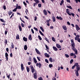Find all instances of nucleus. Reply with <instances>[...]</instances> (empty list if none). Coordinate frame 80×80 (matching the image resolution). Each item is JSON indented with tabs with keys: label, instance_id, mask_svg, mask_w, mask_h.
<instances>
[{
	"label": "nucleus",
	"instance_id": "56",
	"mask_svg": "<svg viewBox=\"0 0 80 80\" xmlns=\"http://www.w3.org/2000/svg\"><path fill=\"white\" fill-rule=\"evenodd\" d=\"M38 6L39 7H41L42 4H38Z\"/></svg>",
	"mask_w": 80,
	"mask_h": 80
},
{
	"label": "nucleus",
	"instance_id": "5",
	"mask_svg": "<svg viewBox=\"0 0 80 80\" xmlns=\"http://www.w3.org/2000/svg\"><path fill=\"white\" fill-rule=\"evenodd\" d=\"M35 51H36L37 53V54H38L39 55H40V54H41L39 50H38V49H37V48H36L35 49Z\"/></svg>",
	"mask_w": 80,
	"mask_h": 80
},
{
	"label": "nucleus",
	"instance_id": "10",
	"mask_svg": "<svg viewBox=\"0 0 80 80\" xmlns=\"http://www.w3.org/2000/svg\"><path fill=\"white\" fill-rule=\"evenodd\" d=\"M79 38L80 35H78L76 36V37L75 38V40H77V39H78V38Z\"/></svg>",
	"mask_w": 80,
	"mask_h": 80
},
{
	"label": "nucleus",
	"instance_id": "32",
	"mask_svg": "<svg viewBox=\"0 0 80 80\" xmlns=\"http://www.w3.org/2000/svg\"><path fill=\"white\" fill-rule=\"evenodd\" d=\"M52 60H53V59H52V58H50L49 59V61H50V62H52L53 61Z\"/></svg>",
	"mask_w": 80,
	"mask_h": 80
},
{
	"label": "nucleus",
	"instance_id": "63",
	"mask_svg": "<svg viewBox=\"0 0 80 80\" xmlns=\"http://www.w3.org/2000/svg\"><path fill=\"white\" fill-rule=\"evenodd\" d=\"M8 32V31H5V35H7V34Z\"/></svg>",
	"mask_w": 80,
	"mask_h": 80
},
{
	"label": "nucleus",
	"instance_id": "19",
	"mask_svg": "<svg viewBox=\"0 0 80 80\" xmlns=\"http://www.w3.org/2000/svg\"><path fill=\"white\" fill-rule=\"evenodd\" d=\"M28 39L29 40H32V35L30 34L29 36L28 37Z\"/></svg>",
	"mask_w": 80,
	"mask_h": 80
},
{
	"label": "nucleus",
	"instance_id": "18",
	"mask_svg": "<svg viewBox=\"0 0 80 80\" xmlns=\"http://www.w3.org/2000/svg\"><path fill=\"white\" fill-rule=\"evenodd\" d=\"M57 18L58 20L59 19L60 20H63V18L61 17H59L58 16H57Z\"/></svg>",
	"mask_w": 80,
	"mask_h": 80
},
{
	"label": "nucleus",
	"instance_id": "47",
	"mask_svg": "<svg viewBox=\"0 0 80 80\" xmlns=\"http://www.w3.org/2000/svg\"><path fill=\"white\" fill-rule=\"evenodd\" d=\"M5 56H6V58H7V57H8V53L7 52L5 53Z\"/></svg>",
	"mask_w": 80,
	"mask_h": 80
},
{
	"label": "nucleus",
	"instance_id": "8",
	"mask_svg": "<svg viewBox=\"0 0 80 80\" xmlns=\"http://www.w3.org/2000/svg\"><path fill=\"white\" fill-rule=\"evenodd\" d=\"M21 69L22 71H23L24 70V67H23V64L21 63Z\"/></svg>",
	"mask_w": 80,
	"mask_h": 80
},
{
	"label": "nucleus",
	"instance_id": "49",
	"mask_svg": "<svg viewBox=\"0 0 80 80\" xmlns=\"http://www.w3.org/2000/svg\"><path fill=\"white\" fill-rule=\"evenodd\" d=\"M23 4L24 5H25V6L26 7H27V3H25V2L24 1L23 2Z\"/></svg>",
	"mask_w": 80,
	"mask_h": 80
},
{
	"label": "nucleus",
	"instance_id": "55",
	"mask_svg": "<svg viewBox=\"0 0 80 80\" xmlns=\"http://www.w3.org/2000/svg\"><path fill=\"white\" fill-rule=\"evenodd\" d=\"M14 16V14H13V13L12 14V15H11V16L10 18L11 19L13 17V16Z\"/></svg>",
	"mask_w": 80,
	"mask_h": 80
},
{
	"label": "nucleus",
	"instance_id": "26",
	"mask_svg": "<svg viewBox=\"0 0 80 80\" xmlns=\"http://www.w3.org/2000/svg\"><path fill=\"white\" fill-rule=\"evenodd\" d=\"M64 2V1H63V0H62L61 1V3H60V5H61V6H62V4Z\"/></svg>",
	"mask_w": 80,
	"mask_h": 80
},
{
	"label": "nucleus",
	"instance_id": "38",
	"mask_svg": "<svg viewBox=\"0 0 80 80\" xmlns=\"http://www.w3.org/2000/svg\"><path fill=\"white\" fill-rule=\"evenodd\" d=\"M65 56L66 57V58H68V57H69V55L67 54H65Z\"/></svg>",
	"mask_w": 80,
	"mask_h": 80
},
{
	"label": "nucleus",
	"instance_id": "16",
	"mask_svg": "<svg viewBox=\"0 0 80 80\" xmlns=\"http://www.w3.org/2000/svg\"><path fill=\"white\" fill-rule=\"evenodd\" d=\"M56 47L58 48H61V46L58 44H56Z\"/></svg>",
	"mask_w": 80,
	"mask_h": 80
},
{
	"label": "nucleus",
	"instance_id": "17",
	"mask_svg": "<svg viewBox=\"0 0 80 80\" xmlns=\"http://www.w3.org/2000/svg\"><path fill=\"white\" fill-rule=\"evenodd\" d=\"M62 28L64 30H67V27H66V26H65V25L62 26Z\"/></svg>",
	"mask_w": 80,
	"mask_h": 80
},
{
	"label": "nucleus",
	"instance_id": "57",
	"mask_svg": "<svg viewBox=\"0 0 80 80\" xmlns=\"http://www.w3.org/2000/svg\"><path fill=\"white\" fill-rule=\"evenodd\" d=\"M31 31L32 32V33L33 34H34V31H33V29H31Z\"/></svg>",
	"mask_w": 80,
	"mask_h": 80
},
{
	"label": "nucleus",
	"instance_id": "1",
	"mask_svg": "<svg viewBox=\"0 0 80 80\" xmlns=\"http://www.w3.org/2000/svg\"><path fill=\"white\" fill-rule=\"evenodd\" d=\"M71 45L72 47V49L75 52V54H78V52L77 51V50L76 49V48H75V43H74V41H73V39H71Z\"/></svg>",
	"mask_w": 80,
	"mask_h": 80
},
{
	"label": "nucleus",
	"instance_id": "9",
	"mask_svg": "<svg viewBox=\"0 0 80 80\" xmlns=\"http://www.w3.org/2000/svg\"><path fill=\"white\" fill-rule=\"evenodd\" d=\"M44 55L45 56V57H47V58H49L50 57V55L47 53H44Z\"/></svg>",
	"mask_w": 80,
	"mask_h": 80
},
{
	"label": "nucleus",
	"instance_id": "23",
	"mask_svg": "<svg viewBox=\"0 0 80 80\" xmlns=\"http://www.w3.org/2000/svg\"><path fill=\"white\" fill-rule=\"evenodd\" d=\"M52 21L53 22H55V17L52 16Z\"/></svg>",
	"mask_w": 80,
	"mask_h": 80
},
{
	"label": "nucleus",
	"instance_id": "59",
	"mask_svg": "<svg viewBox=\"0 0 80 80\" xmlns=\"http://www.w3.org/2000/svg\"><path fill=\"white\" fill-rule=\"evenodd\" d=\"M34 18H35L34 20L35 21H37V17L35 16L34 17Z\"/></svg>",
	"mask_w": 80,
	"mask_h": 80
},
{
	"label": "nucleus",
	"instance_id": "33",
	"mask_svg": "<svg viewBox=\"0 0 80 80\" xmlns=\"http://www.w3.org/2000/svg\"><path fill=\"white\" fill-rule=\"evenodd\" d=\"M34 1L36 3H39V1L38 0H34Z\"/></svg>",
	"mask_w": 80,
	"mask_h": 80
},
{
	"label": "nucleus",
	"instance_id": "52",
	"mask_svg": "<svg viewBox=\"0 0 80 80\" xmlns=\"http://www.w3.org/2000/svg\"><path fill=\"white\" fill-rule=\"evenodd\" d=\"M3 7L4 10H6V6L5 5L3 6Z\"/></svg>",
	"mask_w": 80,
	"mask_h": 80
},
{
	"label": "nucleus",
	"instance_id": "28",
	"mask_svg": "<svg viewBox=\"0 0 80 80\" xmlns=\"http://www.w3.org/2000/svg\"><path fill=\"white\" fill-rule=\"evenodd\" d=\"M27 70L28 72H30V68L28 67H26Z\"/></svg>",
	"mask_w": 80,
	"mask_h": 80
},
{
	"label": "nucleus",
	"instance_id": "25",
	"mask_svg": "<svg viewBox=\"0 0 80 80\" xmlns=\"http://www.w3.org/2000/svg\"><path fill=\"white\" fill-rule=\"evenodd\" d=\"M24 49L25 50H27V45H25L24 46Z\"/></svg>",
	"mask_w": 80,
	"mask_h": 80
},
{
	"label": "nucleus",
	"instance_id": "11",
	"mask_svg": "<svg viewBox=\"0 0 80 80\" xmlns=\"http://www.w3.org/2000/svg\"><path fill=\"white\" fill-rule=\"evenodd\" d=\"M52 48L53 49V50H54V51H55L56 52H57V51L58 50V49L57 48V47H55L53 46L52 47Z\"/></svg>",
	"mask_w": 80,
	"mask_h": 80
},
{
	"label": "nucleus",
	"instance_id": "29",
	"mask_svg": "<svg viewBox=\"0 0 80 80\" xmlns=\"http://www.w3.org/2000/svg\"><path fill=\"white\" fill-rule=\"evenodd\" d=\"M11 48H14V45H13V44L12 42V45H11Z\"/></svg>",
	"mask_w": 80,
	"mask_h": 80
},
{
	"label": "nucleus",
	"instance_id": "41",
	"mask_svg": "<svg viewBox=\"0 0 80 80\" xmlns=\"http://www.w3.org/2000/svg\"><path fill=\"white\" fill-rule=\"evenodd\" d=\"M17 9H21V6H18V4Z\"/></svg>",
	"mask_w": 80,
	"mask_h": 80
},
{
	"label": "nucleus",
	"instance_id": "51",
	"mask_svg": "<svg viewBox=\"0 0 80 80\" xmlns=\"http://www.w3.org/2000/svg\"><path fill=\"white\" fill-rule=\"evenodd\" d=\"M75 54L73 53H71L70 54L71 56H73Z\"/></svg>",
	"mask_w": 80,
	"mask_h": 80
},
{
	"label": "nucleus",
	"instance_id": "39",
	"mask_svg": "<svg viewBox=\"0 0 80 80\" xmlns=\"http://www.w3.org/2000/svg\"><path fill=\"white\" fill-rule=\"evenodd\" d=\"M44 40H46V41H47L48 43H49V41H48V40L47 38H45Z\"/></svg>",
	"mask_w": 80,
	"mask_h": 80
},
{
	"label": "nucleus",
	"instance_id": "44",
	"mask_svg": "<svg viewBox=\"0 0 80 80\" xmlns=\"http://www.w3.org/2000/svg\"><path fill=\"white\" fill-rule=\"evenodd\" d=\"M52 40L53 42H55V38L53 37H52Z\"/></svg>",
	"mask_w": 80,
	"mask_h": 80
},
{
	"label": "nucleus",
	"instance_id": "21",
	"mask_svg": "<svg viewBox=\"0 0 80 80\" xmlns=\"http://www.w3.org/2000/svg\"><path fill=\"white\" fill-rule=\"evenodd\" d=\"M33 60L35 63H37V60H36V58H34Z\"/></svg>",
	"mask_w": 80,
	"mask_h": 80
},
{
	"label": "nucleus",
	"instance_id": "22",
	"mask_svg": "<svg viewBox=\"0 0 80 80\" xmlns=\"http://www.w3.org/2000/svg\"><path fill=\"white\" fill-rule=\"evenodd\" d=\"M23 40L24 42H27V38L25 37L23 38Z\"/></svg>",
	"mask_w": 80,
	"mask_h": 80
},
{
	"label": "nucleus",
	"instance_id": "36",
	"mask_svg": "<svg viewBox=\"0 0 80 80\" xmlns=\"http://www.w3.org/2000/svg\"><path fill=\"white\" fill-rule=\"evenodd\" d=\"M1 22H3V23H5V22H6L3 19H1Z\"/></svg>",
	"mask_w": 80,
	"mask_h": 80
},
{
	"label": "nucleus",
	"instance_id": "62",
	"mask_svg": "<svg viewBox=\"0 0 80 80\" xmlns=\"http://www.w3.org/2000/svg\"><path fill=\"white\" fill-rule=\"evenodd\" d=\"M67 24H68V25H70V22H69L68 21L67 22Z\"/></svg>",
	"mask_w": 80,
	"mask_h": 80
},
{
	"label": "nucleus",
	"instance_id": "40",
	"mask_svg": "<svg viewBox=\"0 0 80 80\" xmlns=\"http://www.w3.org/2000/svg\"><path fill=\"white\" fill-rule=\"evenodd\" d=\"M45 62L47 63H49V62H48V60L47 59H45Z\"/></svg>",
	"mask_w": 80,
	"mask_h": 80
},
{
	"label": "nucleus",
	"instance_id": "35",
	"mask_svg": "<svg viewBox=\"0 0 80 80\" xmlns=\"http://www.w3.org/2000/svg\"><path fill=\"white\" fill-rule=\"evenodd\" d=\"M39 32L40 33V34L42 35V36H43V35H44L43 34V33H42V31H41L39 30Z\"/></svg>",
	"mask_w": 80,
	"mask_h": 80
},
{
	"label": "nucleus",
	"instance_id": "34",
	"mask_svg": "<svg viewBox=\"0 0 80 80\" xmlns=\"http://www.w3.org/2000/svg\"><path fill=\"white\" fill-rule=\"evenodd\" d=\"M67 7L69 8V9H71L72 10V6H67Z\"/></svg>",
	"mask_w": 80,
	"mask_h": 80
},
{
	"label": "nucleus",
	"instance_id": "48",
	"mask_svg": "<svg viewBox=\"0 0 80 80\" xmlns=\"http://www.w3.org/2000/svg\"><path fill=\"white\" fill-rule=\"evenodd\" d=\"M45 47L46 48H47L48 50H49V48H48V47L47 45H45Z\"/></svg>",
	"mask_w": 80,
	"mask_h": 80
},
{
	"label": "nucleus",
	"instance_id": "43",
	"mask_svg": "<svg viewBox=\"0 0 80 80\" xmlns=\"http://www.w3.org/2000/svg\"><path fill=\"white\" fill-rule=\"evenodd\" d=\"M76 65H75H75L73 66L72 67V69H74V68H75V66H76Z\"/></svg>",
	"mask_w": 80,
	"mask_h": 80
},
{
	"label": "nucleus",
	"instance_id": "27",
	"mask_svg": "<svg viewBox=\"0 0 80 80\" xmlns=\"http://www.w3.org/2000/svg\"><path fill=\"white\" fill-rule=\"evenodd\" d=\"M16 39H18V40L20 39L19 38V35L18 34L17 35Z\"/></svg>",
	"mask_w": 80,
	"mask_h": 80
},
{
	"label": "nucleus",
	"instance_id": "14",
	"mask_svg": "<svg viewBox=\"0 0 80 80\" xmlns=\"http://www.w3.org/2000/svg\"><path fill=\"white\" fill-rule=\"evenodd\" d=\"M75 73L77 77H78V76H79V73H78V71H76L75 72Z\"/></svg>",
	"mask_w": 80,
	"mask_h": 80
},
{
	"label": "nucleus",
	"instance_id": "6",
	"mask_svg": "<svg viewBox=\"0 0 80 80\" xmlns=\"http://www.w3.org/2000/svg\"><path fill=\"white\" fill-rule=\"evenodd\" d=\"M36 66L37 67H38L40 68V67H42V64L40 63H37Z\"/></svg>",
	"mask_w": 80,
	"mask_h": 80
},
{
	"label": "nucleus",
	"instance_id": "64",
	"mask_svg": "<svg viewBox=\"0 0 80 80\" xmlns=\"http://www.w3.org/2000/svg\"><path fill=\"white\" fill-rule=\"evenodd\" d=\"M52 80H57L56 78L55 77H53L52 78Z\"/></svg>",
	"mask_w": 80,
	"mask_h": 80
},
{
	"label": "nucleus",
	"instance_id": "46",
	"mask_svg": "<svg viewBox=\"0 0 80 80\" xmlns=\"http://www.w3.org/2000/svg\"><path fill=\"white\" fill-rule=\"evenodd\" d=\"M73 62V60L71 59V61H70V64H72V62Z\"/></svg>",
	"mask_w": 80,
	"mask_h": 80
},
{
	"label": "nucleus",
	"instance_id": "61",
	"mask_svg": "<svg viewBox=\"0 0 80 80\" xmlns=\"http://www.w3.org/2000/svg\"><path fill=\"white\" fill-rule=\"evenodd\" d=\"M37 58H38V61H40V58L38 57H37Z\"/></svg>",
	"mask_w": 80,
	"mask_h": 80
},
{
	"label": "nucleus",
	"instance_id": "54",
	"mask_svg": "<svg viewBox=\"0 0 80 80\" xmlns=\"http://www.w3.org/2000/svg\"><path fill=\"white\" fill-rule=\"evenodd\" d=\"M50 20H51L50 19H49L48 20H47L46 21L47 23H49V22H50Z\"/></svg>",
	"mask_w": 80,
	"mask_h": 80
},
{
	"label": "nucleus",
	"instance_id": "3",
	"mask_svg": "<svg viewBox=\"0 0 80 80\" xmlns=\"http://www.w3.org/2000/svg\"><path fill=\"white\" fill-rule=\"evenodd\" d=\"M30 67H31V70L32 73H34V72H35V69H34V68L33 67V66L31 65Z\"/></svg>",
	"mask_w": 80,
	"mask_h": 80
},
{
	"label": "nucleus",
	"instance_id": "42",
	"mask_svg": "<svg viewBox=\"0 0 80 80\" xmlns=\"http://www.w3.org/2000/svg\"><path fill=\"white\" fill-rule=\"evenodd\" d=\"M49 67H50V68H51L53 67V65H52V64H50L49 65Z\"/></svg>",
	"mask_w": 80,
	"mask_h": 80
},
{
	"label": "nucleus",
	"instance_id": "13",
	"mask_svg": "<svg viewBox=\"0 0 80 80\" xmlns=\"http://www.w3.org/2000/svg\"><path fill=\"white\" fill-rule=\"evenodd\" d=\"M33 75L34 78L35 79H37V73H34Z\"/></svg>",
	"mask_w": 80,
	"mask_h": 80
},
{
	"label": "nucleus",
	"instance_id": "20",
	"mask_svg": "<svg viewBox=\"0 0 80 80\" xmlns=\"http://www.w3.org/2000/svg\"><path fill=\"white\" fill-rule=\"evenodd\" d=\"M7 43H8V41L7 40V39H5L4 41V43L5 45H6V44L7 45Z\"/></svg>",
	"mask_w": 80,
	"mask_h": 80
},
{
	"label": "nucleus",
	"instance_id": "15",
	"mask_svg": "<svg viewBox=\"0 0 80 80\" xmlns=\"http://www.w3.org/2000/svg\"><path fill=\"white\" fill-rule=\"evenodd\" d=\"M43 13L45 15H47V11L46 10H44Z\"/></svg>",
	"mask_w": 80,
	"mask_h": 80
},
{
	"label": "nucleus",
	"instance_id": "12",
	"mask_svg": "<svg viewBox=\"0 0 80 80\" xmlns=\"http://www.w3.org/2000/svg\"><path fill=\"white\" fill-rule=\"evenodd\" d=\"M18 7V4H16V8H15L14 9L12 10V11L13 12H17V7Z\"/></svg>",
	"mask_w": 80,
	"mask_h": 80
},
{
	"label": "nucleus",
	"instance_id": "31",
	"mask_svg": "<svg viewBox=\"0 0 80 80\" xmlns=\"http://www.w3.org/2000/svg\"><path fill=\"white\" fill-rule=\"evenodd\" d=\"M12 12H11V11H10L8 12L9 16H10V15H12Z\"/></svg>",
	"mask_w": 80,
	"mask_h": 80
},
{
	"label": "nucleus",
	"instance_id": "45",
	"mask_svg": "<svg viewBox=\"0 0 80 80\" xmlns=\"http://www.w3.org/2000/svg\"><path fill=\"white\" fill-rule=\"evenodd\" d=\"M34 29L35 30H36L37 32H38V29L36 28H35V27H34Z\"/></svg>",
	"mask_w": 80,
	"mask_h": 80
},
{
	"label": "nucleus",
	"instance_id": "4",
	"mask_svg": "<svg viewBox=\"0 0 80 80\" xmlns=\"http://www.w3.org/2000/svg\"><path fill=\"white\" fill-rule=\"evenodd\" d=\"M76 30L77 31H78V30H80V28H79V26L77 24H76L75 25Z\"/></svg>",
	"mask_w": 80,
	"mask_h": 80
},
{
	"label": "nucleus",
	"instance_id": "30",
	"mask_svg": "<svg viewBox=\"0 0 80 80\" xmlns=\"http://www.w3.org/2000/svg\"><path fill=\"white\" fill-rule=\"evenodd\" d=\"M40 29H41V30L42 32H44V29H43V28L42 27H40Z\"/></svg>",
	"mask_w": 80,
	"mask_h": 80
},
{
	"label": "nucleus",
	"instance_id": "2",
	"mask_svg": "<svg viewBox=\"0 0 80 80\" xmlns=\"http://www.w3.org/2000/svg\"><path fill=\"white\" fill-rule=\"evenodd\" d=\"M75 65H76V69L78 71H79L80 70V66L78 65V63H75Z\"/></svg>",
	"mask_w": 80,
	"mask_h": 80
},
{
	"label": "nucleus",
	"instance_id": "50",
	"mask_svg": "<svg viewBox=\"0 0 80 80\" xmlns=\"http://www.w3.org/2000/svg\"><path fill=\"white\" fill-rule=\"evenodd\" d=\"M39 80H43V79L41 77H40L38 78Z\"/></svg>",
	"mask_w": 80,
	"mask_h": 80
},
{
	"label": "nucleus",
	"instance_id": "60",
	"mask_svg": "<svg viewBox=\"0 0 80 80\" xmlns=\"http://www.w3.org/2000/svg\"><path fill=\"white\" fill-rule=\"evenodd\" d=\"M77 40H78V42H80V38H78V39H77Z\"/></svg>",
	"mask_w": 80,
	"mask_h": 80
},
{
	"label": "nucleus",
	"instance_id": "24",
	"mask_svg": "<svg viewBox=\"0 0 80 80\" xmlns=\"http://www.w3.org/2000/svg\"><path fill=\"white\" fill-rule=\"evenodd\" d=\"M18 27H19V28L20 31V32H22V27H21V26L19 25Z\"/></svg>",
	"mask_w": 80,
	"mask_h": 80
},
{
	"label": "nucleus",
	"instance_id": "53",
	"mask_svg": "<svg viewBox=\"0 0 80 80\" xmlns=\"http://www.w3.org/2000/svg\"><path fill=\"white\" fill-rule=\"evenodd\" d=\"M70 13L71 14V15H72V16H73V17H74V16H75V14L72 13V12H70Z\"/></svg>",
	"mask_w": 80,
	"mask_h": 80
},
{
	"label": "nucleus",
	"instance_id": "58",
	"mask_svg": "<svg viewBox=\"0 0 80 80\" xmlns=\"http://www.w3.org/2000/svg\"><path fill=\"white\" fill-rule=\"evenodd\" d=\"M37 4H38L37 3H35L33 4V6L35 7V6H36V5H37Z\"/></svg>",
	"mask_w": 80,
	"mask_h": 80
},
{
	"label": "nucleus",
	"instance_id": "7",
	"mask_svg": "<svg viewBox=\"0 0 80 80\" xmlns=\"http://www.w3.org/2000/svg\"><path fill=\"white\" fill-rule=\"evenodd\" d=\"M66 12L68 14V15H70V16H71V14L70 13V11L69 9H66Z\"/></svg>",
	"mask_w": 80,
	"mask_h": 80
},
{
	"label": "nucleus",
	"instance_id": "37",
	"mask_svg": "<svg viewBox=\"0 0 80 80\" xmlns=\"http://www.w3.org/2000/svg\"><path fill=\"white\" fill-rule=\"evenodd\" d=\"M38 38L39 40H42V38H41V37H40V35L38 36Z\"/></svg>",
	"mask_w": 80,
	"mask_h": 80
}]
</instances>
